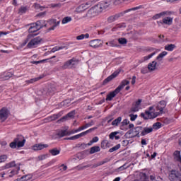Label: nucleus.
Masks as SVG:
<instances>
[{
	"mask_svg": "<svg viewBox=\"0 0 181 181\" xmlns=\"http://www.w3.org/2000/svg\"><path fill=\"white\" fill-rule=\"evenodd\" d=\"M106 45L107 46H110L111 47H115V46H117V44H115V41H110L108 42H106Z\"/></svg>",
	"mask_w": 181,
	"mask_h": 181,
	"instance_id": "6e6d98bb",
	"label": "nucleus"
},
{
	"mask_svg": "<svg viewBox=\"0 0 181 181\" xmlns=\"http://www.w3.org/2000/svg\"><path fill=\"white\" fill-rule=\"evenodd\" d=\"M45 148H49V145L47 144H36L33 146V151H42V149H45Z\"/></svg>",
	"mask_w": 181,
	"mask_h": 181,
	"instance_id": "412c9836",
	"label": "nucleus"
},
{
	"mask_svg": "<svg viewBox=\"0 0 181 181\" xmlns=\"http://www.w3.org/2000/svg\"><path fill=\"white\" fill-rule=\"evenodd\" d=\"M97 129V127L90 128L88 130H86V132H83L82 133H80L79 134H76L75 136H72L71 137L66 138L65 139H68L70 141H76V139H79V138H81V136H86L87 134H90L93 132V131H95Z\"/></svg>",
	"mask_w": 181,
	"mask_h": 181,
	"instance_id": "39448f33",
	"label": "nucleus"
},
{
	"mask_svg": "<svg viewBox=\"0 0 181 181\" xmlns=\"http://www.w3.org/2000/svg\"><path fill=\"white\" fill-rule=\"evenodd\" d=\"M77 132H78V129L72 130V131H70V132H68V135L69 136V135H71L73 134H77Z\"/></svg>",
	"mask_w": 181,
	"mask_h": 181,
	"instance_id": "0e129e2a",
	"label": "nucleus"
},
{
	"mask_svg": "<svg viewBox=\"0 0 181 181\" xmlns=\"http://www.w3.org/2000/svg\"><path fill=\"white\" fill-rule=\"evenodd\" d=\"M17 146H18V143L15 140H13V141H12L10 144V148H11L12 149L16 148Z\"/></svg>",
	"mask_w": 181,
	"mask_h": 181,
	"instance_id": "864d4df0",
	"label": "nucleus"
},
{
	"mask_svg": "<svg viewBox=\"0 0 181 181\" xmlns=\"http://www.w3.org/2000/svg\"><path fill=\"white\" fill-rule=\"evenodd\" d=\"M71 103V100L70 99H66L65 100H64L61 105H62L64 107H67V105H69V104H70Z\"/></svg>",
	"mask_w": 181,
	"mask_h": 181,
	"instance_id": "8fccbe9b",
	"label": "nucleus"
},
{
	"mask_svg": "<svg viewBox=\"0 0 181 181\" xmlns=\"http://www.w3.org/2000/svg\"><path fill=\"white\" fill-rule=\"evenodd\" d=\"M45 21L41 20V21H38L35 23V25H37V28H38L39 30H40V29H42V28H45V26H46V24H45Z\"/></svg>",
	"mask_w": 181,
	"mask_h": 181,
	"instance_id": "c85d7f7f",
	"label": "nucleus"
},
{
	"mask_svg": "<svg viewBox=\"0 0 181 181\" xmlns=\"http://www.w3.org/2000/svg\"><path fill=\"white\" fill-rule=\"evenodd\" d=\"M88 155H90V152L88 150H84L82 152H79L76 154V158L78 159H84L85 158H87V156H88Z\"/></svg>",
	"mask_w": 181,
	"mask_h": 181,
	"instance_id": "a211bd4d",
	"label": "nucleus"
},
{
	"mask_svg": "<svg viewBox=\"0 0 181 181\" xmlns=\"http://www.w3.org/2000/svg\"><path fill=\"white\" fill-rule=\"evenodd\" d=\"M99 139L98 136H95L92 139V141H93V144H95V142H98Z\"/></svg>",
	"mask_w": 181,
	"mask_h": 181,
	"instance_id": "774afa93",
	"label": "nucleus"
},
{
	"mask_svg": "<svg viewBox=\"0 0 181 181\" xmlns=\"http://www.w3.org/2000/svg\"><path fill=\"white\" fill-rule=\"evenodd\" d=\"M168 178L170 181H181V169L180 171L171 170L168 173Z\"/></svg>",
	"mask_w": 181,
	"mask_h": 181,
	"instance_id": "7ed1b4c3",
	"label": "nucleus"
},
{
	"mask_svg": "<svg viewBox=\"0 0 181 181\" xmlns=\"http://www.w3.org/2000/svg\"><path fill=\"white\" fill-rule=\"evenodd\" d=\"M76 65V61H74V59H71L69 61H67L64 63V66H62V69L65 70L66 69H70V67H73V66Z\"/></svg>",
	"mask_w": 181,
	"mask_h": 181,
	"instance_id": "6ab92c4d",
	"label": "nucleus"
},
{
	"mask_svg": "<svg viewBox=\"0 0 181 181\" xmlns=\"http://www.w3.org/2000/svg\"><path fill=\"white\" fill-rule=\"evenodd\" d=\"M168 14V11H163L160 13H157L153 16V19H159L162 18V16H165V15Z\"/></svg>",
	"mask_w": 181,
	"mask_h": 181,
	"instance_id": "f704fd0d",
	"label": "nucleus"
},
{
	"mask_svg": "<svg viewBox=\"0 0 181 181\" xmlns=\"http://www.w3.org/2000/svg\"><path fill=\"white\" fill-rule=\"evenodd\" d=\"M0 74H2V78L1 80L5 81V80H9L11 77H12V76H13V74L11 73V72H7V73H1Z\"/></svg>",
	"mask_w": 181,
	"mask_h": 181,
	"instance_id": "393cba45",
	"label": "nucleus"
},
{
	"mask_svg": "<svg viewBox=\"0 0 181 181\" xmlns=\"http://www.w3.org/2000/svg\"><path fill=\"white\" fill-rule=\"evenodd\" d=\"M156 64H158V63L155 61L149 63L148 65V70L150 71H154V70L156 69Z\"/></svg>",
	"mask_w": 181,
	"mask_h": 181,
	"instance_id": "bb28decb",
	"label": "nucleus"
},
{
	"mask_svg": "<svg viewBox=\"0 0 181 181\" xmlns=\"http://www.w3.org/2000/svg\"><path fill=\"white\" fill-rule=\"evenodd\" d=\"M31 179H32L31 174H28L21 177V180H23V181H28V180H30Z\"/></svg>",
	"mask_w": 181,
	"mask_h": 181,
	"instance_id": "79ce46f5",
	"label": "nucleus"
},
{
	"mask_svg": "<svg viewBox=\"0 0 181 181\" xmlns=\"http://www.w3.org/2000/svg\"><path fill=\"white\" fill-rule=\"evenodd\" d=\"M89 45L91 47L97 48L103 46V40H93L89 42Z\"/></svg>",
	"mask_w": 181,
	"mask_h": 181,
	"instance_id": "ddd939ff",
	"label": "nucleus"
},
{
	"mask_svg": "<svg viewBox=\"0 0 181 181\" xmlns=\"http://www.w3.org/2000/svg\"><path fill=\"white\" fill-rule=\"evenodd\" d=\"M100 151H101V148H100V146H93L90 148L89 155H93V153L100 152Z\"/></svg>",
	"mask_w": 181,
	"mask_h": 181,
	"instance_id": "a878e982",
	"label": "nucleus"
},
{
	"mask_svg": "<svg viewBox=\"0 0 181 181\" xmlns=\"http://www.w3.org/2000/svg\"><path fill=\"white\" fill-rule=\"evenodd\" d=\"M57 136L60 138H63V136H69V131H67V129L60 130L59 132H58Z\"/></svg>",
	"mask_w": 181,
	"mask_h": 181,
	"instance_id": "2f4dec72",
	"label": "nucleus"
},
{
	"mask_svg": "<svg viewBox=\"0 0 181 181\" xmlns=\"http://www.w3.org/2000/svg\"><path fill=\"white\" fill-rule=\"evenodd\" d=\"M6 159H8V156H6V155L0 156V163L6 162Z\"/></svg>",
	"mask_w": 181,
	"mask_h": 181,
	"instance_id": "3c124183",
	"label": "nucleus"
},
{
	"mask_svg": "<svg viewBox=\"0 0 181 181\" xmlns=\"http://www.w3.org/2000/svg\"><path fill=\"white\" fill-rule=\"evenodd\" d=\"M42 42V38L40 37H36L34 39H32L28 44L27 45V47L28 49H33L35 47H37Z\"/></svg>",
	"mask_w": 181,
	"mask_h": 181,
	"instance_id": "0eeeda50",
	"label": "nucleus"
},
{
	"mask_svg": "<svg viewBox=\"0 0 181 181\" xmlns=\"http://www.w3.org/2000/svg\"><path fill=\"white\" fill-rule=\"evenodd\" d=\"M49 152L52 156H56L60 153V150L57 149V148H54L49 150Z\"/></svg>",
	"mask_w": 181,
	"mask_h": 181,
	"instance_id": "473e14b6",
	"label": "nucleus"
},
{
	"mask_svg": "<svg viewBox=\"0 0 181 181\" xmlns=\"http://www.w3.org/2000/svg\"><path fill=\"white\" fill-rule=\"evenodd\" d=\"M37 30H39V28L37 27L35 23L30 24L28 32L31 34H29L28 35V39H30V37H35V36H37V34H35V32H37Z\"/></svg>",
	"mask_w": 181,
	"mask_h": 181,
	"instance_id": "1a4fd4ad",
	"label": "nucleus"
},
{
	"mask_svg": "<svg viewBox=\"0 0 181 181\" xmlns=\"http://www.w3.org/2000/svg\"><path fill=\"white\" fill-rule=\"evenodd\" d=\"M129 144V141L128 140H123L122 141V146H127V145Z\"/></svg>",
	"mask_w": 181,
	"mask_h": 181,
	"instance_id": "680f3d73",
	"label": "nucleus"
},
{
	"mask_svg": "<svg viewBox=\"0 0 181 181\" xmlns=\"http://www.w3.org/2000/svg\"><path fill=\"white\" fill-rule=\"evenodd\" d=\"M64 47H66L56 46L51 49L50 53H54L55 52H57L59 50H62V49H64Z\"/></svg>",
	"mask_w": 181,
	"mask_h": 181,
	"instance_id": "37998d69",
	"label": "nucleus"
},
{
	"mask_svg": "<svg viewBox=\"0 0 181 181\" xmlns=\"http://www.w3.org/2000/svg\"><path fill=\"white\" fill-rule=\"evenodd\" d=\"M118 134H119V132H114L110 133L109 135L110 139H114V138H115V139H116V141H118V139H119V138H120L119 136H117Z\"/></svg>",
	"mask_w": 181,
	"mask_h": 181,
	"instance_id": "c756f323",
	"label": "nucleus"
},
{
	"mask_svg": "<svg viewBox=\"0 0 181 181\" xmlns=\"http://www.w3.org/2000/svg\"><path fill=\"white\" fill-rule=\"evenodd\" d=\"M174 159L177 160V162H181L180 151H176L174 153Z\"/></svg>",
	"mask_w": 181,
	"mask_h": 181,
	"instance_id": "4c0bfd02",
	"label": "nucleus"
},
{
	"mask_svg": "<svg viewBox=\"0 0 181 181\" xmlns=\"http://www.w3.org/2000/svg\"><path fill=\"white\" fill-rule=\"evenodd\" d=\"M16 166V163L15 161H11L5 165L4 169H10V168H15Z\"/></svg>",
	"mask_w": 181,
	"mask_h": 181,
	"instance_id": "58836bf2",
	"label": "nucleus"
},
{
	"mask_svg": "<svg viewBox=\"0 0 181 181\" xmlns=\"http://www.w3.org/2000/svg\"><path fill=\"white\" fill-rule=\"evenodd\" d=\"M144 128L142 127H136L135 128H133L132 129H129L127 132V135H132V138H135V136H137V138H139L141 136V131H142Z\"/></svg>",
	"mask_w": 181,
	"mask_h": 181,
	"instance_id": "423d86ee",
	"label": "nucleus"
},
{
	"mask_svg": "<svg viewBox=\"0 0 181 181\" xmlns=\"http://www.w3.org/2000/svg\"><path fill=\"white\" fill-rule=\"evenodd\" d=\"M26 11H28V8L25 6L21 7V8L19 9V12L21 13H25Z\"/></svg>",
	"mask_w": 181,
	"mask_h": 181,
	"instance_id": "13d9d810",
	"label": "nucleus"
},
{
	"mask_svg": "<svg viewBox=\"0 0 181 181\" xmlns=\"http://www.w3.org/2000/svg\"><path fill=\"white\" fill-rule=\"evenodd\" d=\"M94 121H93V120H91L90 121V122H89V123H86V124H85V127H86V128H89V127H93V125H94Z\"/></svg>",
	"mask_w": 181,
	"mask_h": 181,
	"instance_id": "bf43d9fd",
	"label": "nucleus"
},
{
	"mask_svg": "<svg viewBox=\"0 0 181 181\" xmlns=\"http://www.w3.org/2000/svg\"><path fill=\"white\" fill-rule=\"evenodd\" d=\"M47 22H48V24L51 26L49 28H48V30H54L55 28H57V26H59V25H60V21H57L56 19H51Z\"/></svg>",
	"mask_w": 181,
	"mask_h": 181,
	"instance_id": "4468645a",
	"label": "nucleus"
},
{
	"mask_svg": "<svg viewBox=\"0 0 181 181\" xmlns=\"http://www.w3.org/2000/svg\"><path fill=\"white\" fill-rule=\"evenodd\" d=\"M71 20H72L71 17H70V16L64 17L62 19V24L66 25V23H69V22H71Z\"/></svg>",
	"mask_w": 181,
	"mask_h": 181,
	"instance_id": "a18cd8bd",
	"label": "nucleus"
},
{
	"mask_svg": "<svg viewBox=\"0 0 181 181\" xmlns=\"http://www.w3.org/2000/svg\"><path fill=\"white\" fill-rule=\"evenodd\" d=\"M166 54H168V52H166V51L162 52L156 57V59L158 60L159 62H160L163 59L164 56H166Z\"/></svg>",
	"mask_w": 181,
	"mask_h": 181,
	"instance_id": "a19ab883",
	"label": "nucleus"
},
{
	"mask_svg": "<svg viewBox=\"0 0 181 181\" xmlns=\"http://www.w3.org/2000/svg\"><path fill=\"white\" fill-rule=\"evenodd\" d=\"M155 54H156V52H153V53L148 54V56L144 57L141 59V63H144V62H146V60H149V59H151V57H152L153 56H155Z\"/></svg>",
	"mask_w": 181,
	"mask_h": 181,
	"instance_id": "ea45409f",
	"label": "nucleus"
},
{
	"mask_svg": "<svg viewBox=\"0 0 181 181\" xmlns=\"http://www.w3.org/2000/svg\"><path fill=\"white\" fill-rule=\"evenodd\" d=\"M101 148L102 149H107V148H110V142H108V140L102 141Z\"/></svg>",
	"mask_w": 181,
	"mask_h": 181,
	"instance_id": "72a5a7b5",
	"label": "nucleus"
},
{
	"mask_svg": "<svg viewBox=\"0 0 181 181\" xmlns=\"http://www.w3.org/2000/svg\"><path fill=\"white\" fill-rule=\"evenodd\" d=\"M165 107H166V102L165 100H162L157 105L156 110L160 111V114H163V110H165Z\"/></svg>",
	"mask_w": 181,
	"mask_h": 181,
	"instance_id": "aec40b11",
	"label": "nucleus"
},
{
	"mask_svg": "<svg viewBox=\"0 0 181 181\" xmlns=\"http://www.w3.org/2000/svg\"><path fill=\"white\" fill-rule=\"evenodd\" d=\"M44 76L41 75L39 77L31 78L30 80L25 81V83L27 84H33V83H36V81H39V80H42Z\"/></svg>",
	"mask_w": 181,
	"mask_h": 181,
	"instance_id": "b1692460",
	"label": "nucleus"
},
{
	"mask_svg": "<svg viewBox=\"0 0 181 181\" xmlns=\"http://www.w3.org/2000/svg\"><path fill=\"white\" fill-rule=\"evenodd\" d=\"M90 37V35L88 33L81 34L76 37L77 40H83V39H88Z\"/></svg>",
	"mask_w": 181,
	"mask_h": 181,
	"instance_id": "e433bc0d",
	"label": "nucleus"
},
{
	"mask_svg": "<svg viewBox=\"0 0 181 181\" xmlns=\"http://www.w3.org/2000/svg\"><path fill=\"white\" fill-rule=\"evenodd\" d=\"M141 73L142 74H148V68H142L141 70Z\"/></svg>",
	"mask_w": 181,
	"mask_h": 181,
	"instance_id": "e2e57ef3",
	"label": "nucleus"
},
{
	"mask_svg": "<svg viewBox=\"0 0 181 181\" xmlns=\"http://www.w3.org/2000/svg\"><path fill=\"white\" fill-rule=\"evenodd\" d=\"M141 103H142V99H139L138 101L135 103V104L132 107V111L133 112H136L139 111V107H141Z\"/></svg>",
	"mask_w": 181,
	"mask_h": 181,
	"instance_id": "4be33fe9",
	"label": "nucleus"
},
{
	"mask_svg": "<svg viewBox=\"0 0 181 181\" xmlns=\"http://www.w3.org/2000/svg\"><path fill=\"white\" fill-rule=\"evenodd\" d=\"M162 128V123L157 122L153 124V129H159Z\"/></svg>",
	"mask_w": 181,
	"mask_h": 181,
	"instance_id": "49530a36",
	"label": "nucleus"
},
{
	"mask_svg": "<svg viewBox=\"0 0 181 181\" xmlns=\"http://www.w3.org/2000/svg\"><path fill=\"white\" fill-rule=\"evenodd\" d=\"M129 117H130L131 121H135L136 119V118H138V115L130 114Z\"/></svg>",
	"mask_w": 181,
	"mask_h": 181,
	"instance_id": "4d7b16f0",
	"label": "nucleus"
},
{
	"mask_svg": "<svg viewBox=\"0 0 181 181\" xmlns=\"http://www.w3.org/2000/svg\"><path fill=\"white\" fill-rule=\"evenodd\" d=\"M118 74H119V71H115L113 74H112L110 76H109L107 78H105L103 81V84H108V83H110V81H112V80H114V78H115V77H117V76H118Z\"/></svg>",
	"mask_w": 181,
	"mask_h": 181,
	"instance_id": "2eb2a0df",
	"label": "nucleus"
},
{
	"mask_svg": "<svg viewBox=\"0 0 181 181\" xmlns=\"http://www.w3.org/2000/svg\"><path fill=\"white\" fill-rule=\"evenodd\" d=\"M128 124H129V120H128V119H125L122 121V128L121 129H124V127H127V125H128Z\"/></svg>",
	"mask_w": 181,
	"mask_h": 181,
	"instance_id": "603ef678",
	"label": "nucleus"
},
{
	"mask_svg": "<svg viewBox=\"0 0 181 181\" xmlns=\"http://www.w3.org/2000/svg\"><path fill=\"white\" fill-rule=\"evenodd\" d=\"M139 9H144V6L140 5L132 8H129L122 13L111 16L107 18V22L108 23H112V22H115V21H117V19L121 18V16H124L125 13H128V12H131V11H138Z\"/></svg>",
	"mask_w": 181,
	"mask_h": 181,
	"instance_id": "f257e3e1",
	"label": "nucleus"
},
{
	"mask_svg": "<svg viewBox=\"0 0 181 181\" xmlns=\"http://www.w3.org/2000/svg\"><path fill=\"white\" fill-rule=\"evenodd\" d=\"M14 141L17 143V146L18 148H23V146H25V143L26 142L25 137L19 134L14 139Z\"/></svg>",
	"mask_w": 181,
	"mask_h": 181,
	"instance_id": "9d476101",
	"label": "nucleus"
},
{
	"mask_svg": "<svg viewBox=\"0 0 181 181\" xmlns=\"http://www.w3.org/2000/svg\"><path fill=\"white\" fill-rule=\"evenodd\" d=\"M21 170V167H18L16 169H14L10 172L11 175H8L9 177H13L15 175H18Z\"/></svg>",
	"mask_w": 181,
	"mask_h": 181,
	"instance_id": "c9c22d12",
	"label": "nucleus"
},
{
	"mask_svg": "<svg viewBox=\"0 0 181 181\" xmlns=\"http://www.w3.org/2000/svg\"><path fill=\"white\" fill-rule=\"evenodd\" d=\"M119 93V91L116 88L115 90L110 92L106 98V101H112V98H114L117 94Z\"/></svg>",
	"mask_w": 181,
	"mask_h": 181,
	"instance_id": "dca6fc26",
	"label": "nucleus"
},
{
	"mask_svg": "<svg viewBox=\"0 0 181 181\" xmlns=\"http://www.w3.org/2000/svg\"><path fill=\"white\" fill-rule=\"evenodd\" d=\"M158 23H160V25H170L173 23V18L172 17H165L163 19L162 21L158 22Z\"/></svg>",
	"mask_w": 181,
	"mask_h": 181,
	"instance_id": "f3484780",
	"label": "nucleus"
},
{
	"mask_svg": "<svg viewBox=\"0 0 181 181\" xmlns=\"http://www.w3.org/2000/svg\"><path fill=\"white\" fill-rule=\"evenodd\" d=\"M165 50L168 52H173L176 49V45L175 44H169L164 47Z\"/></svg>",
	"mask_w": 181,
	"mask_h": 181,
	"instance_id": "cd10ccee",
	"label": "nucleus"
},
{
	"mask_svg": "<svg viewBox=\"0 0 181 181\" xmlns=\"http://www.w3.org/2000/svg\"><path fill=\"white\" fill-rule=\"evenodd\" d=\"M128 84H129V81L123 80L121 82V84L117 88L120 92L122 90V88H124V87H125V86H128Z\"/></svg>",
	"mask_w": 181,
	"mask_h": 181,
	"instance_id": "7c9ffc66",
	"label": "nucleus"
},
{
	"mask_svg": "<svg viewBox=\"0 0 181 181\" xmlns=\"http://www.w3.org/2000/svg\"><path fill=\"white\" fill-rule=\"evenodd\" d=\"M86 148H87V144L86 143H82L81 144V149H86Z\"/></svg>",
	"mask_w": 181,
	"mask_h": 181,
	"instance_id": "338daca9",
	"label": "nucleus"
},
{
	"mask_svg": "<svg viewBox=\"0 0 181 181\" xmlns=\"http://www.w3.org/2000/svg\"><path fill=\"white\" fill-rule=\"evenodd\" d=\"M8 114L9 111L8 110V108L3 107L0 110V120L1 122H4L8 119Z\"/></svg>",
	"mask_w": 181,
	"mask_h": 181,
	"instance_id": "9b49d317",
	"label": "nucleus"
},
{
	"mask_svg": "<svg viewBox=\"0 0 181 181\" xmlns=\"http://www.w3.org/2000/svg\"><path fill=\"white\" fill-rule=\"evenodd\" d=\"M56 91V86L51 85L48 88H45L37 92L38 95H52Z\"/></svg>",
	"mask_w": 181,
	"mask_h": 181,
	"instance_id": "20e7f679",
	"label": "nucleus"
},
{
	"mask_svg": "<svg viewBox=\"0 0 181 181\" xmlns=\"http://www.w3.org/2000/svg\"><path fill=\"white\" fill-rule=\"evenodd\" d=\"M159 114L158 112H149V110H146L145 113H141V117L144 119H153L158 117Z\"/></svg>",
	"mask_w": 181,
	"mask_h": 181,
	"instance_id": "6e6552de",
	"label": "nucleus"
},
{
	"mask_svg": "<svg viewBox=\"0 0 181 181\" xmlns=\"http://www.w3.org/2000/svg\"><path fill=\"white\" fill-rule=\"evenodd\" d=\"M118 42L120 45H127V41L125 38H119Z\"/></svg>",
	"mask_w": 181,
	"mask_h": 181,
	"instance_id": "5fc2aeb1",
	"label": "nucleus"
},
{
	"mask_svg": "<svg viewBox=\"0 0 181 181\" xmlns=\"http://www.w3.org/2000/svg\"><path fill=\"white\" fill-rule=\"evenodd\" d=\"M47 156V155H41V156H39L37 158H38V160H45V159H46V157Z\"/></svg>",
	"mask_w": 181,
	"mask_h": 181,
	"instance_id": "052dcab7",
	"label": "nucleus"
},
{
	"mask_svg": "<svg viewBox=\"0 0 181 181\" xmlns=\"http://www.w3.org/2000/svg\"><path fill=\"white\" fill-rule=\"evenodd\" d=\"M121 148V144H117L114 147L109 149V152L112 153V152H115V151H118Z\"/></svg>",
	"mask_w": 181,
	"mask_h": 181,
	"instance_id": "c03bdc74",
	"label": "nucleus"
},
{
	"mask_svg": "<svg viewBox=\"0 0 181 181\" xmlns=\"http://www.w3.org/2000/svg\"><path fill=\"white\" fill-rule=\"evenodd\" d=\"M153 131V128L152 127H145L144 130L141 132L140 135L141 136H145V135L148 134H151Z\"/></svg>",
	"mask_w": 181,
	"mask_h": 181,
	"instance_id": "5701e85b",
	"label": "nucleus"
},
{
	"mask_svg": "<svg viewBox=\"0 0 181 181\" xmlns=\"http://www.w3.org/2000/svg\"><path fill=\"white\" fill-rule=\"evenodd\" d=\"M121 121H122V117H119L117 119H115L112 122V125H118V124H119V122H121Z\"/></svg>",
	"mask_w": 181,
	"mask_h": 181,
	"instance_id": "de8ad7c7",
	"label": "nucleus"
},
{
	"mask_svg": "<svg viewBox=\"0 0 181 181\" xmlns=\"http://www.w3.org/2000/svg\"><path fill=\"white\" fill-rule=\"evenodd\" d=\"M33 6H34L35 9H36L37 11H39V10L43 11V9H45V6H42L39 4L35 3V4H34Z\"/></svg>",
	"mask_w": 181,
	"mask_h": 181,
	"instance_id": "09e8293b",
	"label": "nucleus"
},
{
	"mask_svg": "<svg viewBox=\"0 0 181 181\" xmlns=\"http://www.w3.org/2000/svg\"><path fill=\"white\" fill-rule=\"evenodd\" d=\"M76 115V110H72L70 112H69L66 115L64 116L61 119H59L57 122L58 124H60L61 122H64V121H67L69 118L73 119L74 118V116Z\"/></svg>",
	"mask_w": 181,
	"mask_h": 181,
	"instance_id": "f8f14e48",
	"label": "nucleus"
},
{
	"mask_svg": "<svg viewBox=\"0 0 181 181\" xmlns=\"http://www.w3.org/2000/svg\"><path fill=\"white\" fill-rule=\"evenodd\" d=\"M127 164H124L123 165L120 166L118 168V170H125V169H127L128 167H126Z\"/></svg>",
	"mask_w": 181,
	"mask_h": 181,
	"instance_id": "69168bd1",
	"label": "nucleus"
},
{
	"mask_svg": "<svg viewBox=\"0 0 181 181\" xmlns=\"http://www.w3.org/2000/svg\"><path fill=\"white\" fill-rule=\"evenodd\" d=\"M103 12V6L101 4H98L92 8H90L88 12L86 13V18L88 19H93V18H95V16H98L100 13Z\"/></svg>",
	"mask_w": 181,
	"mask_h": 181,
	"instance_id": "f03ea898",
	"label": "nucleus"
}]
</instances>
